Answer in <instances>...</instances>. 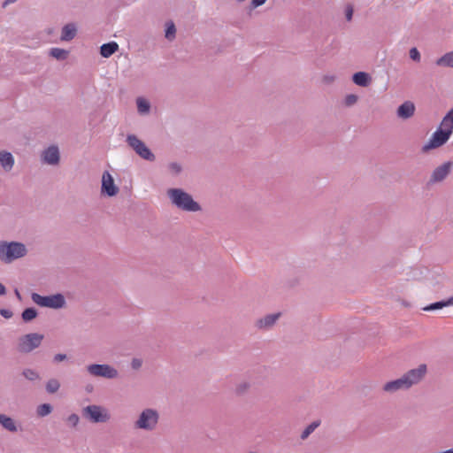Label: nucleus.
Returning a JSON list of instances; mask_svg holds the SVG:
<instances>
[{"label": "nucleus", "instance_id": "1", "mask_svg": "<svg viewBox=\"0 0 453 453\" xmlns=\"http://www.w3.org/2000/svg\"><path fill=\"white\" fill-rule=\"evenodd\" d=\"M167 196L171 203L181 211L196 212L202 210L201 205L194 200L193 196L182 188H169Z\"/></svg>", "mask_w": 453, "mask_h": 453}, {"label": "nucleus", "instance_id": "2", "mask_svg": "<svg viewBox=\"0 0 453 453\" xmlns=\"http://www.w3.org/2000/svg\"><path fill=\"white\" fill-rule=\"evenodd\" d=\"M27 254L26 245L19 242H0V259L4 263H12V261L24 257Z\"/></svg>", "mask_w": 453, "mask_h": 453}, {"label": "nucleus", "instance_id": "3", "mask_svg": "<svg viewBox=\"0 0 453 453\" xmlns=\"http://www.w3.org/2000/svg\"><path fill=\"white\" fill-rule=\"evenodd\" d=\"M32 301L41 307L50 309H62L65 306L66 302L63 294L57 293L50 296H41L38 293H32Z\"/></svg>", "mask_w": 453, "mask_h": 453}, {"label": "nucleus", "instance_id": "4", "mask_svg": "<svg viewBox=\"0 0 453 453\" xmlns=\"http://www.w3.org/2000/svg\"><path fill=\"white\" fill-rule=\"evenodd\" d=\"M159 413L157 410L144 409L134 422V427L145 431H153L158 423Z\"/></svg>", "mask_w": 453, "mask_h": 453}, {"label": "nucleus", "instance_id": "5", "mask_svg": "<svg viewBox=\"0 0 453 453\" xmlns=\"http://www.w3.org/2000/svg\"><path fill=\"white\" fill-rule=\"evenodd\" d=\"M43 338V334L38 333L25 334L19 338L17 349L19 353H30L42 344Z\"/></svg>", "mask_w": 453, "mask_h": 453}, {"label": "nucleus", "instance_id": "6", "mask_svg": "<svg viewBox=\"0 0 453 453\" xmlns=\"http://www.w3.org/2000/svg\"><path fill=\"white\" fill-rule=\"evenodd\" d=\"M82 417L92 423H104L111 418L105 408L96 404L84 407L82 409Z\"/></svg>", "mask_w": 453, "mask_h": 453}, {"label": "nucleus", "instance_id": "7", "mask_svg": "<svg viewBox=\"0 0 453 453\" xmlns=\"http://www.w3.org/2000/svg\"><path fill=\"white\" fill-rule=\"evenodd\" d=\"M127 142L128 146L131 147L142 159L150 162L155 161V155L152 153L150 148L135 134H128L127 136Z\"/></svg>", "mask_w": 453, "mask_h": 453}, {"label": "nucleus", "instance_id": "8", "mask_svg": "<svg viewBox=\"0 0 453 453\" xmlns=\"http://www.w3.org/2000/svg\"><path fill=\"white\" fill-rule=\"evenodd\" d=\"M87 371L92 376L108 380H113L119 376L118 370L108 364H91L87 366Z\"/></svg>", "mask_w": 453, "mask_h": 453}, {"label": "nucleus", "instance_id": "9", "mask_svg": "<svg viewBox=\"0 0 453 453\" xmlns=\"http://www.w3.org/2000/svg\"><path fill=\"white\" fill-rule=\"evenodd\" d=\"M450 136L451 135L449 134V131H446L441 127H440L432 134L428 142L422 147L421 151L423 153H427L431 150L437 149L444 145L449 141Z\"/></svg>", "mask_w": 453, "mask_h": 453}, {"label": "nucleus", "instance_id": "10", "mask_svg": "<svg viewBox=\"0 0 453 453\" xmlns=\"http://www.w3.org/2000/svg\"><path fill=\"white\" fill-rule=\"evenodd\" d=\"M453 168V162L448 161L437 166L432 173L427 185H433L444 180Z\"/></svg>", "mask_w": 453, "mask_h": 453}, {"label": "nucleus", "instance_id": "11", "mask_svg": "<svg viewBox=\"0 0 453 453\" xmlns=\"http://www.w3.org/2000/svg\"><path fill=\"white\" fill-rule=\"evenodd\" d=\"M119 188L114 183V179L108 171H104L102 176V194L107 196H114L119 193Z\"/></svg>", "mask_w": 453, "mask_h": 453}, {"label": "nucleus", "instance_id": "12", "mask_svg": "<svg viewBox=\"0 0 453 453\" xmlns=\"http://www.w3.org/2000/svg\"><path fill=\"white\" fill-rule=\"evenodd\" d=\"M427 372L426 365H419L417 368L408 371L403 374V378L407 380L409 388L418 383Z\"/></svg>", "mask_w": 453, "mask_h": 453}, {"label": "nucleus", "instance_id": "13", "mask_svg": "<svg viewBox=\"0 0 453 453\" xmlns=\"http://www.w3.org/2000/svg\"><path fill=\"white\" fill-rule=\"evenodd\" d=\"M280 316H281L280 312L267 314L265 317L257 319L256 321L255 326L258 329L269 330L275 325V323L280 318Z\"/></svg>", "mask_w": 453, "mask_h": 453}, {"label": "nucleus", "instance_id": "14", "mask_svg": "<svg viewBox=\"0 0 453 453\" xmlns=\"http://www.w3.org/2000/svg\"><path fill=\"white\" fill-rule=\"evenodd\" d=\"M42 159L45 163L51 165H56L59 163L60 155L57 146H50L42 152Z\"/></svg>", "mask_w": 453, "mask_h": 453}, {"label": "nucleus", "instance_id": "15", "mask_svg": "<svg viewBox=\"0 0 453 453\" xmlns=\"http://www.w3.org/2000/svg\"><path fill=\"white\" fill-rule=\"evenodd\" d=\"M408 383L409 382H407L403 376H402L399 379L388 381L386 384H384L383 390L388 393H395L401 389H409L410 388L408 386Z\"/></svg>", "mask_w": 453, "mask_h": 453}, {"label": "nucleus", "instance_id": "16", "mask_svg": "<svg viewBox=\"0 0 453 453\" xmlns=\"http://www.w3.org/2000/svg\"><path fill=\"white\" fill-rule=\"evenodd\" d=\"M415 105L411 101H405L396 110L397 117L403 119H410L414 115Z\"/></svg>", "mask_w": 453, "mask_h": 453}, {"label": "nucleus", "instance_id": "17", "mask_svg": "<svg viewBox=\"0 0 453 453\" xmlns=\"http://www.w3.org/2000/svg\"><path fill=\"white\" fill-rule=\"evenodd\" d=\"M352 81L359 87L366 88L372 83V79L368 73L359 71L352 75Z\"/></svg>", "mask_w": 453, "mask_h": 453}, {"label": "nucleus", "instance_id": "18", "mask_svg": "<svg viewBox=\"0 0 453 453\" xmlns=\"http://www.w3.org/2000/svg\"><path fill=\"white\" fill-rule=\"evenodd\" d=\"M76 34V26L73 23H68L63 27L60 39L61 41L69 42L75 37Z\"/></svg>", "mask_w": 453, "mask_h": 453}, {"label": "nucleus", "instance_id": "19", "mask_svg": "<svg viewBox=\"0 0 453 453\" xmlns=\"http://www.w3.org/2000/svg\"><path fill=\"white\" fill-rule=\"evenodd\" d=\"M119 50V44L116 42L104 43L100 47V55L103 58H110Z\"/></svg>", "mask_w": 453, "mask_h": 453}, {"label": "nucleus", "instance_id": "20", "mask_svg": "<svg viewBox=\"0 0 453 453\" xmlns=\"http://www.w3.org/2000/svg\"><path fill=\"white\" fill-rule=\"evenodd\" d=\"M0 164L5 171H10L14 165V157L12 153L7 151L0 152Z\"/></svg>", "mask_w": 453, "mask_h": 453}, {"label": "nucleus", "instance_id": "21", "mask_svg": "<svg viewBox=\"0 0 453 453\" xmlns=\"http://www.w3.org/2000/svg\"><path fill=\"white\" fill-rule=\"evenodd\" d=\"M453 305V296L449 297L446 300H441L438 302H434L433 303H430L429 305L423 308L425 311H436L442 309L444 307Z\"/></svg>", "mask_w": 453, "mask_h": 453}, {"label": "nucleus", "instance_id": "22", "mask_svg": "<svg viewBox=\"0 0 453 453\" xmlns=\"http://www.w3.org/2000/svg\"><path fill=\"white\" fill-rule=\"evenodd\" d=\"M0 424L9 432L15 433L18 431V427L14 420L5 414H0Z\"/></svg>", "mask_w": 453, "mask_h": 453}, {"label": "nucleus", "instance_id": "23", "mask_svg": "<svg viewBox=\"0 0 453 453\" xmlns=\"http://www.w3.org/2000/svg\"><path fill=\"white\" fill-rule=\"evenodd\" d=\"M444 130L449 131L451 135L453 133V107L443 117L441 126Z\"/></svg>", "mask_w": 453, "mask_h": 453}, {"label": "nucleus", "instance_id": "24", "mask_svg": "<svg viewBox=\"0 0 453 453\" xmlns=\"http://www.w3.org/2000/svg\"><path fill=\"white\" fill-rule=\"evenodd\" d=\"M435 64L438 66L453 68V51L447 52L441 58H437Z\"/></svg>", "mask_w": 453, "mask_h": 453}, {"label": "nucleus", "instance_id": "25", "mask_svg": "<svg viewBox=\"0 0 453 453\" xmlns=\"http://www.w3.org/2000/svg\"><path fill=\"white\" fill-rule=\"evenodd\" d=\"M38 316V311L35 307H28L23 310L21 319L25 323L31 322Z\"/></svg>", "mask_w": 453, "mask_h": 453}, {"label": "nucleus", "instance_id": "26", "mask_svg": "<svg viewBox=\"0 0 453 453\" xmlns=\"http://www.w3.org/2000/svg\"><path fill=\"white\" fill-rule=\"evenodd\" d=\"M49 54L57 60L63 61L67 58L69 51L60 48H51Z\"/></svg>", "mask_w": 453, "mask_h": 453}, {"label": "nucleus", "instance_id": "27", "mask_svg": "<svg viewBox=\"0 0 453 453\" xmlns=\"http://www.w3.org/2000/svg\"><path fill=\"white\" fill-rule=\"evenodd\" d=\"M137 110L140 114H147L150 110V104L149 101L142 97H138L136 99Z\"/></svg>", "mask_w": 453, "mask_h": 453}, {"label": "nucleus", "instance_id": "28", "mask_svg": "<svg viewBox=\"0 0 453 453\" xmlns=\"http://www.w3.org/2000/svg\"><path fill=\"white\" fill-rule=\"evenodd\" d=\"M320 425V420H315L313 422H311L309 426H307L305 427V429L302 432L301 434V439L302 440H306L310 434H311L314 430L319 427Z\"/></svg>", "mask_w": 453, "mask_h": 453}, {"label": "nucleus", "instance_id": "29", "mask_svg": "<svg viewBox=\"0 0 453 453\" xmlns=\"http://www.w3.org/2000/svg\"><path fill=\"white\" fill-rule=\"evenodd\" d=\"M176 27L173 21H168L165 24V36L167 40L172 41L175 38Z\"/></svg>", "mask_w": 453, "mask_h": 453}, {"label": "nucleus", "instance_id": "30", "mask_svg": "<svg viewBox=\"0 0 453 453\" xmlns=\"http://www.w3.org/2000/svg\"><path fill=\"white\" fill-rule=\"evenodd\" d=\"M53 407L50 403H42L36 409V414L39 417H46L51 413Z\"/></svg>", "mask_w": 453, "mask_h": 453}, {"label": "nucleus", "instance_id": "31", "mask_svg": "<svg viewBox=\"0 0 453 453\" xmlns=\"http://www.w3.org/2000/svg\"><path fill=\"white\" fill-rule=\"evenodd\" d=\"M46 391L49 394H55L60 388V383L57 379H50L46 383Z\"/></svg>", "mask_w": 453, "mask_h": 453}, {"label": "nucleus", "instance_id": "32", "mask_svg": "<svg viewBox=\"0 0 453 453\" xmlns=\"http://www.w3.org/2000/svg\"><path fill=\"white\" fill-rule=\"evenodd\" d=\"M22 375L27 380H31V381H34V380H38L40 378L39 373L35 370L30 369V368L24 369L23 372H22Z\"/></svg>", "mask_w": 453, "mask_h": 453}, {"label": "nucleus", "instance_id": "33", "mask_svg": "<svg viewBox=\"0 0 453 453\" xmlns=\"http://www.w3.org/2000/svg\"><path fill=\"white\" fill-rule=\"evenodd\" d=\"M168 169L173 174L178 175L181 173L182 166L177 162H173L168 165Z\"/></svg>", "mask_w": 453, "mask_h": 453}, {"label": "nucleus", "instance_id": "34", "mask_svg": "<svg viewBox=\"0 0 453 453\" xmlns=\"http://www.w3.org/2000/svg\"><path fill=\"white\" fill-rule=\"evenodd\" d=\"M358 96L355 94H349L345 96L344 104L346 106H352L357 102Z\"/></svg>", "mask_w": 453, "mask_h": 453}, {"label": "nucleus", "instance_id": "35", "mask_svg": "<svg viewBox=\"0 0 453 453\" xmlns=\"http://www.w3.org/2000/svg\"><path fill=\"white\" fill-rule=\"evenodd\" d=\"M409 54H410L411 59H412L413 61H415V62L420 61L421 56H420L418 50L416 47L411 48L409 51Z\"/></svg>", "mask_w": 453, "mask_h": 453}, {"label": "nucleus", "instance_id": "36", "mask_svg": "<svg viewBox=\"0 0 453 453\" xmlns=\"http://www.w3.org/2000/svg\"><path fill=\"white\" fill-rule=\"evenodd\" d=\"M354 9L352 5L348 4L345 9V18L348 21H350L353 18Z\"/></svg>", "mask_w": 453, "mask_h": 453}, {"label": "nucleus", "instance_id": "37", "mask_svg": "<svg viewBox=\"0 0 453 453\" xmlns=\"http://www.w3.org/2000/svg\"><path fill=\"white\" fill-rule=\"evenodd\" d=\"M79 420H80V418L77 414L75 413H73L71 414L68 418H67V421L73 426L75 427L78 423H79Z\"/></svg>", "mask_w": 453, "mask_h": 453}, {"label": "nucleus", "instance_id": "38", "mask_svg": "<svg viewBox=\"0 0 453 453\" xmlns=\"http://www.w3.org/2000/svg\"><path fill=\"white\" fill-rule=\"evenodd\" d=\"M142 360L141 358H133L132 359V362H131V367L134 369V370H138L142 367Z\"/></svg>", "mask_w": 453, "mask_h": 453}, {"label": "nucleus", "instance_id": "39", "mask_svg": "<svg viewBox=\"0 0 453 453\" xmlns=\"http://www.w3.org/2000/svg\"><path fill=\"white\" fill-rule=\"evenodd\" d=\"M250 387V384L247 382H242L239 384L236 388V391L238 394H243L247 388Z\"/></svg>", "mask_w": 453, "mask_h": 453}, {"label": "nucleus", "instance_id": "40", "mask_svg": "<svg viewBox=\"0 0 453 453\" xmlns=\"http://www.w3.org/2000/svg\"><path fill=\"white\" fill-rule=\"evenodd\" d=\"M0 315L3 316L4 319H11L13 316V313L12 311L8 309H0Z\"/></svg>", "mask_w": 453, "mask_h": 453}, {"label": "nucleus", "instance_id": "41", "mask_svg": "<svg viewBox=\"0 0 453 453\" xmlns=\"http://www.w3.org/2000/svg\"><path fill=\"white\" fill-rule=\"evenodd\" d=\"M67 358V356L65 354L58 353L56 354L53 357V361L56 363L62 362Z\"/></svg>", "mask_w": 453, "mask_h": 453}, {"label": "nucleus", "instance_id": "42", "mask_svg": "<svg viewBox=\"0 0 453 453\" xmlns=\"http://www.w3.org/2000/svg\"><path fill=\"white\" fill-rule=\"evenodd\" d=\"M265 2H266V0H251V7L252 8L259 7V6L263 5Z\"/></svg>", "mask_w": 453, "mask_h": 453}, {"label": "nucleus", "instance_id": "43", "mask_svg": "<svg viewBox=\"0 0 453 453\" xmlns=\"http://www.w3.org/2000/svg\"><path fill=\"white\" fill-rule=\"evenodd\" d=\"M334 81V76H333V75H325L323 77V81L325 83L329 84V83H332Z\"/></svg>", "mask_w": 453, "mask_h": 453}, {"label": "nucleus", "instance_id": "44", "mask_svg": "<svg viewBox=\"0 0 453 453\" xmlns=\"http://www.w3.org/2000/svg\"><path fill=\"white\" fill-rule=\"evenodd\" d=\"M6 294V288L0 282V296Z\"/></svg>", "mask_w": 453, "mask_h": 453}, {"label": "nucleus", "instance_id": "45", "mask_svg": "<svg viewBox=\"0 0 453 453\" xmlns=\"http://www.w3.org/2000/svg\"><path fill=\"white\" fill-rule=\"evenodd\" d=\"M17 0H5L3 4H2V7L3 8H5L7 5L12 4V3H15Z\"/></svg>", "mask_w": 453, "mask_h": 453}, {"label": "nucleus", "instance_id": "46", "mask_svg": "<svg viewBox=\"0 0 453 453\" xmlns=\"http://www.w3.org/2000/svg\"><path fill=\"white\" fill-rule=\"evenodd\" d=\"M14 293H15L16 297H17L19 301H21V300H22V296H21V295H20L19 291L17 288L14 290Z\"/></svg>", "mask_w": 453, "mask_h": 453}, {"label": "nucleus", "instance_id": "47", "mask_svg": "<svg viewBox=\"0 0 453 453\" xmlns=\"http://www.w3.org/2000/svg\"><path fill=\"white\" fill-rule=\"evenodd\" d=\"M91 389H92V387H90V388L87 387L88 391H90Z\"/></svg>", "mask_w": 453, "mask_h": 453}]
</instances>
